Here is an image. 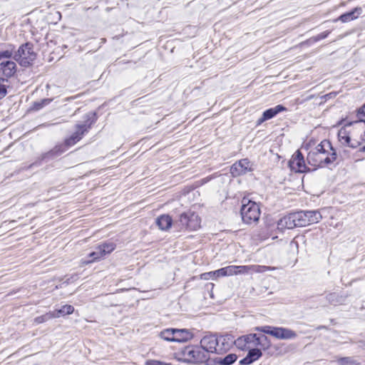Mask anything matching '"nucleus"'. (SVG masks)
Masks as SVG:
<instances>
[{"label":"nucleus","instance_id":"nucleus-30","mask_svg":"<svg viewBox=\"0 0 365 365\" xmlns=\"http://www.w3.org/2000/svg\"><path fill=\"white\" fill-rule=\"evenodd\" d=\"M51 99H43L41 101H37L34 103L33 109L38 110L41 109L44 106L48 105L51 102Z\"/></svg>","mask_w":365,"mask_h":365},{"label":"nucleus","instance_id":"nucleus-4","mask_svg":"<svg viewBox=\"0 0 365 365\" xmlns=\"http://www.w3.org/2000/svg\"><path fill=\"white\" fill-rule=\"evenodd\" d=\"M255 329L269 334L277 339H292L297 336L294 331L284 327L264 326L257 327Z\"/></svg>","mask_w":365,"mask_h":365},{"label":"nucleus","instance_id":"nucleus-8","mask_svg":"<svg viewBox=\"0 0 365 365\" xmlns=\"http://www.w3.org/2000/svg\"><path fill=\"white\" fill-rule=\"evenodd\" d=\"M36 58V53L34 52L30 43H25L19 47L15 54V59L23 66H29Z\"/></svg>","mask_w":365,"mask_h":365},{"label":"nucleus","instance_id":"nucleus-2","mask_svg":"<svg viewBox=\"0 0 365 365\" xmlns=\"http://www.w3.org/2000/svg\"><path fill=\"white\" fill-rule=\"evenodd\" d=\"M241 215L242 221L246 224L257 222L260 216L259 205L254 201L243 198L242 200Z\"/></svg>","mask_w":365,"mask_h":365},{"label":"nucleus","instance_id":"nucleus-6","mask_svg":"<svg viewBox=\"0 0 365 365\" xmlns=\"http://www.w3.org/2000/svg\"><path fill=\"white\" fill-rule=\"evenodd\" d=\"M349 128H351L352 137L351 148H356L365 141V123L356 121L349 123Z\"/></svg>","mask_w":365,"mask_h":365},{"label":"nucleus","instance_id":"nucleus-33","mask_svg":"<svg viewBox=\"0 0 365 365\" xmlns=\"http://www.w3.org/2000/svg\"><path fill=\"white\" fill-rule=\"evenodd\" d=\"M225 276L236 275L235 265H230L224 267Z\"/></svg>","mask_w":365,"mask_h":365},{"label":"nucleus","instance_id":"nucleus-11","mask_svg":"<svg viewBox=\"0 0 365 365\" xmlns=\"http://www.w3.org/2000/svg\"><path fill=\"white\" fill-rule=\"evenodd\" d=\"M201 220L197 215L187 212L180 215V223L181 226L190 230H196L200 227Z\"/></svg>","mask_w":365,"mask_h":365},{"label":"nucleus","instance_id":"nucleus-20","mask_svg":"<svg viewBox=\"0 0 365 365\" xmlns=\"http://www.w3.org/2000/svg\"><path fill=\"white\" fill-rule=\"evenodd\" d=\"M338 138L341 144L351 147L352 137L349 123L346 124L338 133Z\"/></svg>","mask_w":365,"mask_h":365},{"label":"nucleus","instance_id":"nucleus-5","mask_svg":"<svg viewBox=\"0 0 365 365\" xmlns=\"http://www.w3.org/2000/svg\"><path fill=\"white\" fill-rule=\"evenodd\" d=\"M91 115L88 114L86 115V120L82 124H77L76 125V130L71 135L70 137L65 140V145L63 147H70L74 145L77 142H78L82 137L90 129L93 120H91L90 116Z\"/></svg>","mask_w":365,"mask_h":365},{"label":"nucleus","instance_id":"nucleus-9","mask_svg":"<svg viewBox=\"0 0 365 365\" xmlns=\"http://www.w3.org/2000/svg\"><path fill=\"white\" fill-rule=\"evenodd\" d=\"M115 249V245L113 242H106L99 245L96 247V250L89 254L91 259L84 260L83 264H87L95 261H98L103 258L106 255L111 253Z\"/></svg>","mask_w":365,"mask_h":365},{"label":"nucleus","instance_id":"nucleus-22","mask_svg":"<svg viewBox=\"0 0 365 365\" xmlns=\"http://www.w3.org/2000/svg\"><path fill=\"white\" fill-rule=\"evenodd\" d=\"M175 338L174 339L175 341L177 342H185L193 337L192 333L186 329H175Z\"/></svg>","mask_w":365,"mask_h":365},{"label":"nucleus","instance_id":"nucleus-10","mask_svg":"<svg viewBox=\"0 0 365 365\" xmlns=\"http://www.w3.org/2000/svg\"><path fill=\"white\" fill-rule=\"evenodd\" d=\"M298 227H305L307 225L317 223L322 219L319 212L313 211H300L296 212Z\"/></svg>","mask_w":365,"mask_h":365},{"label":"nucleus","instance_id":"nucleus-12","mask_svg":"<svg viewBox=\"0 0 365 365\" xmlns=\"http://www.w3.org/2000/svg\"><path fill=\"white\" fill-rule=\"evenodd\" d=\"M217 336L213 334L205 336L200 341V347L208 356V353L218 354Z\"/></svg>","mask_w":365,"mask_h":365},{"label":"nucleus","instance_id":"nucleus-23","mask_svg":"<svg viewBox=\"0 0 365 365\" xmlns=\"http://www.w3.org/2000/svg\"><path fill=\"white\" fill-rule=\"evenodd\" d=\"M172 217L168 215H162L156 220V224L160 230H168L171 227Z\"/></svg>","mask_w":365,"mask_h":365},{"label":"nucleus","instance_id":"nucleus-25","mask_svg":"<svg viewBox=\"0 0 365 365\" xmlns=\"http://www.w3.org/2000/svg\"><path fill=\"white\" fill-rule=\"evenodd\" d=\"M14 47L11 44L0 43V59L11 57Z\"/></svg>","mask_w":365,"mask_h":365},{"label":"nucleus","instance_id":"nucleus-39","mask_svg":"<svg viewBox=\"0 0 365 365\" xmlns=\"http://www.w3.org/2000/svg\"><path fill=\"white\" fill-rule=\"evenodd\" d=\"M359 151L365 153V145L364 146H362L361 148H360Z\"/></svg>","mask_w":365,"mask_h":365},{"label":"nucleus","instance_id":"nucleus-13","mask_svg":"<svg viewBox=\"0 0 365 365\" xmlns=\"http://www.w3.org/2000/svg\"><path fill=\"white\" fill-rule=\"evenodd\" d=\"M289 168L296 173H304L307 171V165L300 151L297 150L292 155L289 162Z\"/></svg>","mask_w":365,"mask_h":365},{"label":"nucleus","instance_id":"nucleus-40","mask_svg":"<svg viewBox=\"0 0 365 365\" xmlns=\"http://www.w3.org/2000/svg\"><path fill=\"white\" fill-rule=\"evenodd\" d=\"M65 150H66V149H65V148H63V149H62V150H59V153H61L64 152Z\"/></svg>","mask_w":365,"mask_h":365},{"label":"nucleus","instance_id":"nucleus-35","mask_svg":"<svg viewBox=\"0 0 365 365\" xmlns=\"http://www.w3.org/2000/svg\"><path fill=\"white\" fill-rule=\"evenodd\" d=\"M145 365H172L170 363H165L158 360H148Z\"/></svg>","mask_w":365,"mask_h":365},{"label":"nucleus","instance_id":"nucleus-1","mask_svg":"<svg viewBox=\"0 0 365 365\" xmlns=\"http://www.w3.org/2000/svg\"><path fill=\"white\" fill-rule=\"evenodd\" d=\"M337 158L336 150L329 140H322L312 148L307 155L308 163L314 167H324L333 163Z\"/></svg>","mask_w":365,"mask_h":365},{"label":"nucleus","instance_id":"nucleus-31","mask_svg":"<svg viewBox=\"0 0 365 365\" xmlns=\"http://www.w3.org/2000/svg\"><path fill=\"white\" fill-rule=\"evenodd\" d=\"M339 364L340 365H360L359 363L356 362L354 360L350 358H341L339 360Z\"/></svg>","mask_w":365,"mask_h":365},{"label":"nucleus","instance_id":"nucleus-27","mask_svg":"<svg viewBox=\"0 0 365 365\" xmlns=\"http://www.w3.org/2000/svg\"><path fill=\"white\" fill-rule=\"evenodd\" d=\"M175 329H167L162 331L160 334V336L164 340L169 341H175Z\"/></svg>","mask_w":365,"mask_h":365},{"label":"nucleus","instance_id":"nucleus-28","mask_svg":"<svg viewBox=\"0 0 365 365\" xmlns=\"http://www.w3.org/2000/svg\"><path fill=\"white\" fill-rule=\"evenodd\" d=\"M74 308L71 305L66 304L63 306L59 309H56L53 312H55V314H58L57 317H59L61 315H65V314H71L73 312Z\"/></svg>","mask_w":365,"mask_h":365},{"label":"nucleus","instance_id":"nucleus-29","mask_svg":"<svg viewBox=\"0 0 365 365\" xmlns=\"http://www.w3.org/2000/svg\"><path fill=\"white\" fill-rule=\"evenodd\" d=\"M58 314H55V312H49L43 315L36 317L34 321L37 324H41L53 318H56Z\"/></svg>","mask_w":365,"mask_h":365},{"label":"nucleus","instance_id":"nucleus-17","mask_svg":"<svg viewBox=\"0 0 365 365\" xmlns=\"http://www.w3.org/2000/svg\"><path fill=\"white\" fill-rule=\"evenodd\" d=\"M296 212L291 213L281 218L277 222V228L279 230L293 229L298 227Z\"/></svg>","mask_w":365,"mask_h":365},{"label":"nucleus","instance_id":"nucleus-37","mask_svg":"<svg viewBox=\"0 0 365 365\" xmlns=\"http://www.w3.org/2000/svg\"><path fill=\"white\" fill-rule=\"evenodd\" d=\"M210 278H215V275L212 274V272H205L201 274V279H202L207 280Z\"/></svg>","mask_w":365,"mask_h":365},{"label":"nucleus","instance_id":"nucleus-7","mask_svg":"<svg viewBox=\"0 0 365 365\" xmlns=\"http://www.w3.org/2000/svg\"><path fill=\"white\" fill-rule=\"evenodd\" d=\"M182 354L184 357V361L192 364L201 363L208 358V356L205 352L202 351L199 347H185L183 349Z\"/></svg>","mask_w":365,"mask_h":365},{"label":"nucleus","instance_id":"nucleus-36","mask_svg":"<svg viewBox=\"0 0 365 365\" xmlns=\"http://www.w3.org/2000/svg\"><path fill=\"white\" fill-rule=\"evenodd\" d=\"M212 274L215 275V278L219 277H225V272L224 267L219 269L217 270L213 271Z\"/></svg>","mask_w":365,"mask_h":365},{"label":"nucleus","instance_id":"nucleus-14","mask_svg":"<svg viewBox=\"0 0 365 365\" xmlns=\"http://www.w3.org/2000/svg\"><path fill=\"white\" fill-rule=\"evenodd\" d=\"M251 170L252 164L247 158L236 162L230 168V173L233 176L244 175Z\"/></svg>","mask_w":365,"mask_h":365},{"label":"nucleus","instance_id":"nucleus-32","mask_svg":"<svg viewBox=\"0 0 365 365\" xmlns=\"http://www.w3.org/2000/svg\"><path fill=\"white\" fill-rule=\"evenodd\" d=\"M357 117L359 120H356V122H364L365 123V103L364 106L360 108L357 113Z\"/></svg>","mask_w":365,"mask_h":365},{"label":"nucleus","instance_id":"nucleus-3","mask_svg":"<svg viewBox=\"0 0 365 365\" xmlns=\"http://www.w3.org/2000/svg\"><path fill=\"white\" fill-rule=\"evenodd\" d=\"M267 340V337L264 335L257 336L256 334H250L238 337L235 340V346L241 350L255 347H263V349H265L264 342Z\"/></svg>","mask_w":365,"mask_h":365},{"label":"nucleus","instance_id":"nucleus-41","mask_svg":"<svg viewBox=\"0 0 365 365\" xmlns=\"http://www.w3.org/2000/svg\"><path fill=\"white\" fill-rule=\"evenodd\" d=\"M55 150H56L55 152H56V153L58 152V150H57V147L55 148Z\"/></svg>","mask_w":365,"mask_h":365},{"label":"nucleus","instance_id":"nucleus-15","mask_svg":"<svg viewBox=\"0 0 365 365\" xmlns=\"http://www.w3.org/2000/svg\"><path fill=\"white\" fill-rule=\"evenodd\" d=\"M235 337L231 334H225L217 336V351L218 354L227 351L232 346L235 344Z\"/></svg>","mask_w":365,"mask_h":365},{"label":"nucleus","instance_id":"nucleus-21","mask_svg":"<svg viewBox=\"0 0 365 365\" xmlns=\"http://www.w3.org/2000/svg\"><path fill=\"white\" fill-rule=\"evenodd\" d=\"M284 110H286V108L282 105H277V106H275L274 108L267 109V110H265L263 113L262 118H260L258 120V124H260L265 120L272 118L277 114H278L279 113L284 111Z\"/></svg>","mask_w":365,"mask_h":365},{"label":"nucleus","instance_id":"nucleus-18","mask_svg":"<svg viewBox=\"0 0 365 365\" xmlns=\"http://www.w3.org/2000/svg\"><path fill=\"white\" fill-rule=\"evenodd\" d=\"M260 348L261 347H255L249 349V352L247 356L240 360V364L241 365H250L259 359L262 355Z\"/></svg>","mask_w":365,"mask_h":365},{"label":"nucleus","instance_id":"nucleus-24","mask_svg":"<svg viewBox=\"0 0 365 365\" xmlns=\"http://www.w3.org/2000/svg\"><path fill=\"white\" fill-rule=\"evenodd\" d=\"M361 8L356 7L351 11L341 15L339 17V20H340L343 23L349 22L350 21L356 19L359 17V16L361 14Z\"/></svg>","mask_w":365,"mask_h":365},{"label":"nucleus","instance_id":"nucleus-19","mask_svg":"<svg viewBox=\"0 0 365 365\" xmlns=\"http://www.w3.org/2000/svg\"><path fill=\"white\" fill-rule=\"evenodd\" d=\"M16 71V64L12 61H6L0 63V73L9 78L14 75Z\"/></svg>","mask_w":365,"mask_h":365},{"label":"nucleus","instance_id":"nucleus-26","mask_svg":"<svg viewBox=\"0 0 365 365\" xmlns=\"http://www.w3.org/2000/svg\"><path fill=\"white\" fill-rule=\"evenodd\" d=\"M237 356L235 354H230L224 358L219 357L217 359V363L220 365H231L236 361Z\"/></svg>","mask_w":365,"mask_h":365},{"label":"nucleus","instance_id":"nucleus-38","mask_svg":"<svg viewBox=\"0 0 365 365\" xmlns=\"http://www.w3.org/2000/svg\"><path fill=\"white\" fill-rule=\"evenodd\" d=\"M329 34V32L328 31H326V32H323L322 34H320L318 37H317V40H319V39H323L324 38H326Z\"/></svg>","mask_w":365,"mask_h":365},{"label":"nucleus","instance_id":"nucleus-34","mask_svg":"<svg viewBox=\"0 0 365 365\" xmlns=\"http://www.w3.org/2000/svg\"><path fill=\"white\" fill-rule=\"evenodd\" d=\"M4 83V79L0 78V99L3 98L6 94V86Z\"/></svg>","mask_w":365,"mask_h":365},{"label":"nucleus","instance_id":"nucleus-16","mask_svg":"<svg viewBox=\"0 0 365 365\" xmlns=\"http://www.w3.org/2000/svg\"><path fill=\"white\" fill-rule=\"evenodd\" d=\"M271 269L269 267L261 266V265H242L236 266V275L238 274H249L252 273H260Z\"/></svg>","mask_w":365,"mask_h":365}]
</instances>
